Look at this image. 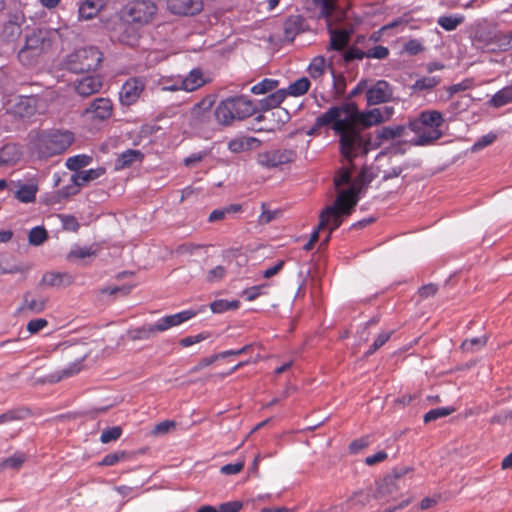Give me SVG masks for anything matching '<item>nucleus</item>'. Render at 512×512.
I'll return each mask as SVG.
<instances>
[{
  "label": "nucleus",
  "instance_id": "nucleus-1",
  "mask_svg": "<svg viewBox=\"0 0 512 512\" xmlns=\"http://www.w3.org/2000/svg\"><path fill=\"white\" fill-rule=\"evenodd\" d=\"M360 188L352 185L342 190L336 197L333 205L326 207L319 216L317 229L311 234L310 241L316 243L319 240V232L328 228V234L324 240L327 243L331 233L340 227L342 217L349 216L355 209L359 197Z\"/></svg>",
  "mask_w": 512,
  "mask_h": 512
},
{
  "label": "nucleus",
  "instance_id": "nucleus-2",
  "mask_svg": "<svg viewBox=\"0 0 512 512\" xmlns=\"http://www.w3.org/2000/svg\"><path fill=\"white\" fill-rule=\"evenodd\" d=\"M337 117L342 118L357 129H360V127L368 128L384 121L382 113L378 108L361 112L358 110L356 104L344 103L341 106H332L326 112L318 116L315 126L317 128L328 126L331 122L336 120Z\"/></svg>",
  "mask_w": 512,
  "mask_h": 512
},
{
  "label": "nucleus",
  "instance_id": "nucleus-3",
  "mask_svg": "<svg viewBox=\"0 0 512 512\" xmlns=\"http://www.w3.org/2000/svg\"><path fill=\"white\" fill-rule=\"evenodd\" d=\"M332 129L339 135V148L343 158L353 165L355 158L366 156L370 151V136L361 133L350 123L340 117L331 122Z\"/></svg>",
  "mask_w": 512,
  "mask_h": 512
},
{
  "label": "nucleus",
  "instance_id": "nucleus-4",
  "mask_svg": "<svg viewBox=\"0 0 512 512\" xmlns=\"http://www.w3.org/2000/svg\"><path fill=\"white\" fill-rule=\"evenodd\" d=\"M444 116L438 110H424L417 118L409 121L408 128L416 134L411 141L414 146H429L443 136L441 128Z\"/></svg>",
  "mask_w": 512,
  "mask_h": 512
},
{
  "label": "nucleus",
  "instance_id": "nucleus-5",
  "mask_svg": "<svg viewBox=\"0 0 512 512\" xmlns=\"http://www.w3.org/2000/svg\"><path fill=\"white\" fill-rule=\"evenodd\" d=\"M73 141L74 134L68 130H43L33 138L32 147L39 158H50L65 152Z\"/></svg>",
  "mask_w": 512,
  "mask_h": 512
},
{
  "label": "nucleus",
  "instance_id": "nucleus-6",
  "mask_svg": "<svg viewBox=\"0 0 512 512\" xmlns=\"http://www.w3.org/2000/svg\"><path fill=\"white\" fill-rule=\"evenodd\" d=\"M255 111V105L246 97H229L216 106L214 117L220 125L228 126L235 120H242L253 115Z\"/></svg>",
  "mask_w": 512,
  "mask_h": 512
},
{
  "label": "nucleus",
  "instance_id": "nucleus-7",
  "mask_svg": "<svg viewBox=\"0 0 512 512\" xmlns=\"http://www.w3.org/2000/svg\"><path fill=\"white\" fill-rule=\"evenodd\" d=\"M103 60L102 52L93 46L78 48L67 56L66 67L74 73L96 70Z\"/></svg>",
  "mask_w": 512,
  "mask_h": 512
},
{
  "label": "nucleus",
  "instance_id": "nucleus-8",
  "mask_svg": "<svg viewBox=\"0 0 512 512\" xmlns=\"http://www.w3.org/2000/svg\"><path fill=\"white\" fill-rule=\"evenodd\" d=\"M51 46V40L46 38L42 31H34L26 37L18 58L25 65H33L39 56L51 49Z\"/></svg>",
  "mask_w": 512,
  "mask_h": 512
},
{
  "label": "nucleus",
  "instance_id": "nucleus-9",
  "mask_svg": "<svg viewBox=\"0 0 512 512\" xmlns=\"http://www.w3.org/2000/svg\"><path fill=\"white\" fill-rule=\"evenodd\" d=\"M216 101L214 94H208L199 102L193 105L188 112L190 127L197 130L209 128L213 122L214 111L212 110Z\"/></svg>",
  "mask_w": 512,
  "mask_h": 512
},
{
  "label": "nucleus",
  "instance_id": "nucleus-10",
  "mask_svg": "<svg viewBox=\"0 0 512 512\" xmlns=\"http://www.w3.org/2000/svg\"><path fill=\"white\" fill-rule=\"evenodd\" d=\"M287 96L285 89H279L271 94H269L264 99L260 100V106L261 109L264 110L266 113L259 115L257 117V120H264V119H272L275 120V117H277L276 125L284 124L289 119V113L286 109L279 108L276 111H273V109L278 108L280 104L285 100Z\"/></svg>",
  "mask_w": 512,
  "mask_h": 512
},
{
  "label": "nucleus",
  "instance_id": "nucleus-11",
  "mask_svg": "<svg viewBox=\"0 0 512 512\" xmlns=\"http://www.w3.org/2000/svg\"><path fill=\"white\" fill-rule=\"evenodd\" d=\"M157 13V6L150 0H134L127 4L126 15L136 25L149 24Z\"/></svg>",
  "mask_w": 512,
  "mask_h": 512
},
{
  "label": "nucleus",
  "instance_id": "nucleus-12",
  "mask_svg": "<svg viewBox=\"0 0 512 512\" xmlns=\"http://www.w3.org/2000/svg\"><path fill=\"white\" fill-rule=\"evenodd\" d=\"M296 159V152L292 149H273L257 154V163L266 169L278 168L292 163Z\"/></svg>",
  "mask_w": 512,
  "mask_h": 512
},
{
  "label": "nucleus",
  "instance_id": "nucleus-13",
  "mask_svg": "<svg viewBox=\"0 0 512 512\" xmlns=\"http://www.w3.org/2000/svg\"><path fill=\"white\" fill-rule=\"evenodd\" d=\"M146 87L144 77H131L124 82L119 92V99L123 105L135 104Z\"/></svg>",
  "mask_w": 512,
  "mask_h": 512
},
{
  "label": "nucleus",
  "instance_id": "nucleus-14",
  "mask_svg": "<svg viewBox=\"0 0 512 512\" xmlns=\"http://www.w3.org/2000/svg\"><path fill=\"white\" fill-rule=\"evenodd\" d=\"M113 113V104L108 98H96L85 109L84 115L91 120L104 121Z\"/></svg>",
  "mask_w": 512,
  "mask_h": 512
},
{
  "label": "nucleus",
  "instance_id": "nucleus-15",
  "mask_svg": "<svg viewBox=\"0 0 512 512\" xmlns=\"http://www.w3.org/2000/svg\"><path fill=\"white\" fill-rule=\"evenodd\" d=\"M393 95L391 85L385 80H378L366 91L368 105H377L390 101Z\"/></svg>",
  "mask_w": 512,
  "mask_h": 512
},
{
  "label": "nucleus",
  "instance_id": "nucleus-16",
  "mask_svg": "<svg viewBox=\"0 0 512 512\" xmlns=\"http://www.w3.org/2000/svg\"><path fill=\"white\" fill-rule=\"evenodd\" d=\"M42 108V99L39 96H19L14 104L13 111L16 115L25 118L33 116Z\"/></svg>",
  "mask_w": 512,
  "mask_h": 512
},
{
  "label": "nucleus",
  "instance_id": "nucleus-17",
  "mask_svg": "<svg viewBox=\"0 0 512 512\" xmlns=\"http://www.w3.org/2000/svg\"><path fill=\"white\" fill-rule=\"evenodd\" d=\"M196 315L197 312L194 310H184L176 314L164 316L155 323V329L157 332H164L192 319Z\"/></svg>",
  "mask_w": 512,
  "mask_h": 512
},
{
  "label": "nucleus",
  "instance_id": "nucleus-18",
  "mask_svg": "<svg viewBox=\"0 0 512 512\" xmlns=\"http://www.w3.org/2000/svg\"><path fill=\"white\" fill-rule=\"evenodd\" d=\"M167 8L177 15H195L203 8L202 0H167Z\"/></svg>",
  "mask_w": 512,
  "mask_h": 512
},
{
  "label": "nucleus",
  "instance_id": "nucleus-19",
  "mask_svg": "<svg viewBox=\"0 0 512 512\" xmlns=\"http://www.w3.org/2000/svg\"><path fill=\"white\" fill-rule=\"evenodd\" d=\"M103 86V80L99 75L85 76L75 82V91L82 97H88L98 93Z\"/></svg>",
  "mask_w": 512,
  "mask_h": 512
},
{
  "label": "nucleus",
  "instance_id": "nucleus-20",
  "mask_svg": "<svg viewBox=\"0 0 512 512\" xmlns=\"http://www.w3.org/2000/svg\"><path fill=\"white\" fill-rule=\"evenodd\" d=\"M208 80L204 77V73L200 68L192 69L185 77H182V90L186 92H194L203 87Z\"/></svg>",
  "mask_w": 512,
  "mask_h": 512
},
{
  "label": "nucleus",
  "instance_id": "nucleus-21",
  "mask_svg": "<svg viewBox=\"0 0 512 512\" xmlns=\"http://www.w3.org/2000/svg\"><path fill=\"white\" fill-rule=\"evenodd\" d=\"M47 299L43 296L35 297L31 292L24 294L23 302L19 307L20 312L41 313L46 308Z\"/></svg>",
  "mask_w": 512,
  "mask_h": 512
},
{
  "label": "nucleus",
  "instance_id": "nucleus-22",
  "mask_svg": "<svg viewBox=\"0 0 512 512\" xmlns=\"http://www.w3.org/2000/svg\"><path fill=\"white\" fill-rule=\"evenodd\" d=\"M73 277L67 272H47L43 275L40 284L47 287H62L72 284Z\"/></svg>",
  "mask_w": 512,
  "mask_h": 512
},
{
  "label": "nucleus",
  "instance_id": "nucleus-23",
  "mask_svg": "<svg viewBox=\"0 0 512 512\" xmlns=\"http://www.w3.org/2000/svg\"><path fill=\"white\" fill-rule=\"evenodd\" d=\"M328 68L333 72L332 65L327 64L325 57L318 55L311 60L307 72L314 81L321 82Z\"/></svg>",
  "mask_w": 512,
  "mask_h": 512
},
{
  "label": "nucleus",
  "instance_id": "nucleus-24",
  "mask_svg": "<svg viewBox=\"0 0 512 512\" xmlns=\"http://www.w3.org/2000/svg\"><path fill=\"white\" fill-rule=\"evenodd\" d=\"M18 189L15 191L14 197L21 203H33L36 200L38 185L35 181L27 183H18Z\"/></svg>",
  "mask_w": 512,
  "mask_h": 512
},
{
  "label": "nucleus",
  "instance_id": "nucleus-25",
  "mask_svg": "<svg viewBox=\"0 0 512 512\" xmlns=\"http://www.w3.org/2000/svg\"><path fill=\"white\" fill-rule=\"evenodd\" d=\"M330 43L328 46V50L334 51H342L344 50L349 41H350V33L344 29H330Z\"/></svg>",
  "mask_w": 512,
  "mask_h": 512
},
{
  "label": "nucleus",
  "instance_id": "nucleus-26",
  "mask_svg": "<svg viewBox=\"0 0 512 512\" xmlns=\"http://www.w3.org/2000/svg\"><path fill=\"white\" fill-rule=\"evenodd\" d=\"M103 0H82L79 6V17L90 20L103 8Z\"/></svg>",
  "mask_w": 512,
  "mask_h": 512
},
{
  "label": "nucleus",
  "instance_id": "nucleus-27",
  "mask_svg": "<svg viewBox=\"0 0 512 512\" xmlns=\"http://www.w3.org/2000/svg\"><path fill=\"white\" fill-rule=\"evenodd\" d=\"M143 158L139 150L128 149L121 153L115 161V169L121 170L130 167L134 162Z\"/></svg>",
  "mask_w": 512,
  "mask_h": 512
},
{
  "label": "nucleus",
  "instance_id": "nucleus-28",
  "mask_svg": "<svg viewBox=\"0 0 512 512\" xmlns=\"http://www.w3.org/2000/svg\"><path fill=\"white\" fill-rule=\"evenodd\" d=\"M512 103V85H507L497 91L492 98L488 101V104L494 108H500L507 104Z\"/></svg>",
  "mask_w": 512,
  "mask_h": 512
},
{
  "label": "nucleus",
  "instance_id": "nucleus-29",
  "mask_svg": "<svg viewBox=\"0 0 512 512\" xmlns=\"http://www.w3.org/2000/svg\"><path fill=\"white\" fill-rule=\"evenodd\" d=\"M100 248L97 244H92L90 246H75L73 247L67 255L68 260L72 259H84L87 257L96 256L99 252Z\"/></svg>",
  "mask_w": 512,
  "mask_h": 512
},
{
  "label": "nucleus",
  "instance_id": "nucleus-30",
  "mask_svg": "<svg viewBox=\"0 0 512 512\" xmlns=\"http://www.w3.org/2000/svg\"><path fill=\"white\" fill-rule=\"evenodd\" d=\"M489 43L501 51L512 50L511 32L505 33L502 31H495L491 36Z\"/></svg>",
  "mask_w": 512,
  "mask_h": 512
},
{
  "label": "nucleus",
  "instance_id": "nucleus-31",
  "mask_svg": "<svg viewBox=\"0 0 512 512\" xmlns=\"http://www.w3.org/2000/svg\"><path fill=\"white\" fill-rule=\"evenodd\" d=\"M405 132V126L396 125V126H385L377 130V138L379 139V144L382 141L393 140L398 137H401Z\"/></svg>",
  "mask_w": 512,
  "mask_h": 512
},
{
  "label": "nucleus",
  "instance_id": "nucleus-32",
  "mask_svg": "<svg viewBox=\"0 0 512 512\" xmlns=\"http://www.w3.org/2000/svg\"><path fill=\"white\" fill-rule=\"evenodd\" d=\"M106 172L105 168L98 167L95 169H88L84 171H78L74 175L75 181H77L81 186L85 185L86 183L90 181H94L104 175Z\"/></svg>",
  "mask_w": 512,
  "mask_h": 512
},
{
  "label": "nucleus",
  "instance_id": "nucleus-33",
  "mask_svg": "<svg viewBox=\"0 0 512 512\" xmlns=\"http://www.w3.org/2000/svg\"><path fill=\"white\" fill-rule=\"evenodd\" d=\"M465 20V17L461 14L455 15H443L437 19V24L445 31H453Z\"/></svg>",
  "mask_w": 512,
  "mask_h": 512
},
{
  "label": "nucleus",
  "instance_id": "nucleus-34",
  "mask_svg": "<svg viewBox=\"0 0 512 512\" xmlns=\"http://www.w3.org/2000/svg\"><path fill=\"white\" fill-rule=\"evenodd\" d=\"M310 85V80L307 77H301L289 85L286 93L294 97H299L308 92Z\"/></svg>",
  "mask_w": 512,
  "mask_h": 512
},
{
  "label": "nucleus",
  "instance_id": "nucleus-35",
  "mask_svg": "<svg viewBox=\"0 0 512 512\" xmlns=\"http://www.w3.org/2000/svg\"><path fill=\"white\" fill-rule=\"evenodd\" d=\"M139 38H140L139 32L131 26H126L124 28V30L118 36L119 42H121L129 47L137 46Z\"/></svg>",
  "mask_w": 512,
  "mask_h": 512
},
{
  "label": "nucleus",
  "instance_id": "nucleus-36",
  "mask_svg": "<svg viewBox=\"0 0 512 512\" xmlns=\"http://www.w3.org/2000/svg\"><path fill=\"white\" fill-rule=\"evenodd\" d=\"M92 162V157L85 155V154H79L72 157H69L66 161V166L69 170L77 171L80 170L83 167L88 166Z\"/></svg>",
  "mask_w": 512,
  "mask_h": 512
},
{
  "label": "nucleus",
  "instance_id": "nucleus-37",
  "mask_svg": "<svg viewBox=\"0 0 512 512\" xmlns=\"http://www.w3.org/2000/svg\"><path fill=\"white\" fill-rule=\"evenodd\" d=\"M156 332L155 324H148L131 330L129 336L132 340H147Z\"/></svg>",
  "mask_w": 512,
  "mask_h": 512
},
{
  "label": "nucleus",
  "instance_id": "nucleus-38",
  "mask_svg": "<svg viewBox=\"0 0 512 512\" xmlns=\"http://www.w3.org/2000/svg\"><path fill=\"white\" fill-rule=\"evenodd\" d=\"M27 414L28 410L22 408L7 410L6 412L0 414V425L22 420L26 417Z\"/></svg>",
  "mask_w": 512,
  "mask_h": 512
},
{
  "label": "nucleus",
  "instance_id": "nucleus-39",
  "mask_svg": "<svg viewBox=\"0 0 512 512\" xmlns=\"http://www.w3.org/2000/svg\"><path fill=\"white\" fill-rule=\"evenodd\" d=\"M278 84V80L265 78L262 81L255 84L254 86H252L251 92L256 95L265 94L276 89Z\"/></svg>",
  "mask_w": 512,
  "mask_h": 512
},
{
  "label": "nucleus",
  "instance_id": "nucleus-40",
  "mask_svg": "<svg viewBox=\"0 0 512 512\" xmlns=\"http://www.w3.org/2000/svg\"><path fill=\"white\" fill-rule=\"evenodd\" d=\"M440 83V78L436 76H425L415 81L413 89L416 91L432 90Z\"/></svg>",
  "mask_w": 512,
  "mask_h": 512
},
{
  "label": "nucleus",
  "instance_id": "nucleus-41",
  "mask_svg": "<svg viewBox=\"0 0 512 512\" xmlns=\"http://www.w3.org/2000/svg\"><path fill=\"white\" fill-rule=\"evenodd\" d=\"M20 157L16 147L14 145H6L0 151V165H7L11 162H15Z\"/></svg>",
  "mask_w": 512,
  "mask_h": 512
},
{
  "label": "nucleus",
  "instance_id": "nucleus-42",
  "mask_svg": "<svg viewBox=\"0 0 512 512\" xmlns=\"http://www.w3.org/2000/svg\"><path fill=\"white\" fill-rule=\"evenodd\" d=\"M256 141L254 138H237L229 142L228 148L231 152L240 153L251 147V142Z\"/></svg>",
  "mask_w": 512,
  "mask_h": 512
},
{
  "label": "nucleus",
  "instance_id": "nucleus-43",
  "mask_svg": "<svg viewBox=\"0 0 512 512\" xmlns=\"http://www.w3.org/2000/svg\"><path fill=\"white\" fill-rule=\"evenodd\" d=\"M26 456L23 453H15L14 455L0 461L1 470L5 468L18 469L25 462Z\"/></svg>",
  "mask_w": 512,
  "mask_h": 512
},
{
  "label": "nucleus",
  "instance_id": "nucleus-44",
  "mask_svg": "<svg viewBox=\"0 0 512 512\" xmlns=\"http://www.w3.org/2000/svg\"><path fill=\"white\" fill-rule=\"evenodd\" d=\"M47 239V231L44 227L36 226L32 228L28 235L29 243L32 245H41Z\"/></svg>",
  "mask_w": 512,
  "mask_h": 512
},
{
  "label": "nucleus",
  "instance_id": "nucleus-45",
  "mask_svg": "<svg viewBox=\"0 0 512 512\" xmlns=\"http://www.w3.org/2000/svg\"><path fill=\"white\" fill-rule=\"evenodd\" d=\"M238 308V302L232 301L229 302L227 300H215L210 304V309L213 313H223L227 310H233Z\"/></svg>",
  "mask_w": 512,
  "mask_h": 512
},
{
  "label": "nucleus",
  "instance_id": "nucleus-46",
  "mask_svg": "<svg viewBox=\"0 0 512 512\" xmlns=\"http://www.w3.org/2000/svg\"><path fill=\"white\" fill-rule=\"evenodd\" d=\"M453 412H454L453 408H448V407L435 408V409L428 411L424 415L423 419H424L425 423H428V422L437 420L439 418L446 417Z\"/></svg>",
  "mask_w": 512,
  "mask_h": 512
},
{
  "label": "nucleus",
  "instance_id": "nucleus-47",
  "mask_svg": "<svg viewBox=\"0 0 512 512\" xmlns=\"http://www.w3.org/2000/svg\"><path fill=\"white\" fill-rule=\"evenodd\" d=\"M182 76H177L173 78H162L160 80L161 89L163 91H179L182 90Z\"/></svg>",
  "mask_w": 512,
  "mask_h": 512
},
{
  "label": "nucleus",
  "instance_id": "nucleus-48",
  "mask_svg": "<svg viewBox=\"0 0 512 512\" xmlns=\"http://www.w3.org/2000/svg\"><path fill=\"white\" fill-rule=\"evenodd\" d=\"M127 457H128L127 452H125V451H116V452L109 453V454L105 455L104 458L99 463V465H101V466H113V465L119 463L120 461H123V460L127 459Z\"/></svg>",
  "mask_w": 512,
  "mask_h": 512
},
{
  "label": "nucleus",
  "instance_id": "nucleus-49",
  "mask_svg": "<svg viewBox=\"0 0 512 512\" xmlns=\"http://www.w3.org/2000/svg\"><path fill=\"white\" fill-rule=\"evenodd\" d=\"M122 429L119 426L105 429L100 436V441L104 444L115 441L121 437Z\"/></svg>",
  "mask_w": 512,
  "mask_h": 512
},
{
  "label": "nucleus",
  "instance_id": "nucleus-50",
  "mask_svg": "<svg viewBox=\"0 0 512 512\" xmlns=\"http://www.w3.org/2000/svg\"><path fill=\"white\" fill-rule=\"evenodd\" d=\"M210 337V333L209 332H201L197 335H190V336H187V337H184L182 338L180 341H179V344L186 348V347H190L194 344H197V343H200L206 339H208Z\"/></svg>",
  "mask_w": 512,
  "mask_h": 512
},
{
  "label": "nucleus",
  "instance_id": "nucleus-51",
  "mask_svg": "<svg viewBox=\"0 0 512 512\" xmlns=\"http://www.w3.org/2000/svg\"><path fill=\"white\" fill-rule=\"evenodd\" d=\"M391 337V332H382L380 333L377 338L374 340L373 344L369 348V350L366 352V355H372L375 353L378 349H380Z\"/></svg>",
  "mask_w": 512,
  "mask_h": 512
},
{
  "label": "nucleus",
  "instance_id": "nucleus-52",
  "mask_svg": "<svg viewBox=\"0 0 512 512\" xmlns=\"http://www.w3.org/2000/svg\"><path fill=\"white\" fill-rule=\"evenodd\" d=\"M59 191L62 194V197H64L66 200L79 193L80 191V185L77 181H75L74 175L71 176V183L63 187L62 189H59Z\"/></svg>",
  "mask_w": 512,
  "mask_h": 512
},
{
  "label": "nucleus",
  "instance_id": "nucleus-53",
  "mask_svg": "<svg viewBox=\"0 0 512 512\" xmlns=\"http://www.w3.org/2000/svg\"><path fill=\"white\" fill-rule=\"evenodd\" d=\"M225 274V267L222 265H218L207 272L206 280L210 283H214L223 279Z\"/></svg>",
  "mask_w": 512,
  "mask_h": 512
},
{
  "label": "nucleus",
  "instance_id": "nucleus-54",
  "mask_svg": "<svg viewBox=\"0 0 512 512\" xmlns=\"http://www.w3.org/2000/svg\"><path fill=\"white\" fill-rule=\"evenodd\" d=\"M48 326V321L44 318L32 319L27 323V330L30 334H36Z\"/></svg>",
  "mask_w": 512,
  "mask_h": 512
},
{
  "label": "nucleus",
  "instance_id": "nucleus-55",
  "mask_svg": "<svg viewBox=\"0 0 512 512\" xmlns=\"http://www.w3.org/2000/svg\"><path fill=\"white\" fill-rule=\"evenodd\" d=\"M388 55L389 49L382 45L374 46L370 48L366 53V57L374 59H385Z\"/></svg>",
  "mask_w": 512,
  "mask_h": 512
},
{
  "label": "nucleus",
  "instance_id": "nucleus-56",
  "mask_svg": "<svg viewBox=\"0 0 512 512\" xmlns=\"http://www.w3.org/2000/svg\"><path fill=\"white\" fill-rule=\"evenodd\" d=\"M266 285H256L249 287L243 291V296L245 300L247 301H254L257 299L260 295H262L264 292Z\"/></svg>",
  "mask_w": 512,
  "mask_h": 512
},
{
  "label": "nucleus",
  "instance_id": "nucleus-57",
  "mask_svg": "<svg viewBox=\"0 0 512 512\" xmlns=\"http://www.w3.org/2000/svg\"><path fill=\"white\" fill-rule=\"evenodd\" d=\"M496 134L488 133L483 135L477 142L472 146V151H479L489 145H491L496 140Z\"/></svg>",
  "mask_w": 512,
  "mask_h": 512
},
{
  "label": "nucleus",
  "instance_id": "nucleus-58",
  "mask_svg": "<svg viewBox=\"0 0 512 512\" xmlns=\"http://www.w3.org/2000/svg\"><path fill=\"white\" fill-rule=\"evenodd\" d=\"M204 245L191 242L182 243L177 246L175 252L178 255L193 254L196 250L202 249Z\"/></svg>",
  "mask_w": 512,
  "mask_h": 512
},
{
  "label": "nucleus",
  "instance_id": "nucleus-59",
  "mask_svg": "<svg viewBox=\"0 0 512 512\" xmlns=\"http://www.w3.org/2000/svg\"><path fill=\"white\" fill-rule=\"evenodd\" d=\"M261 208L262 213L258 216V223L260 225H266L276 218L277 213L267 209L265 203H262Z\"/></svg>",
  "mask_w": 512,
  "mask_h": 512
},
{
  "label": "nucleus",
  "instance_id": "nucleus-60",
  "mask_svg": "<svg viewBox=\"0 0 512 512\" xmlns=\"http://www.w3.org/2000/svg\"><path fill=\"white\" fill-rule=\"evenodd\" d=\"M244 468V461L229 463L221 467L220 471L225 475H235L240 473Z\"/></svg>",
  "mask_w": 512,
  "mask_h": 512
},
{
  "label": "nucleus",
  "instance_id": "nucleus-61",
  "mask_svg": "<svg viewBox=\"0 0 512 512\" xmlns=\"http://www.w3.org/2000/svg\"><path fill=\"white\" fill-rule=\"evenodd\" d=\"M366 56V53H364L362 50L351 47L349 48L343 55V59L346 63H349L353 60H361Z\"/></svg>",
  "mask_w": 512,
  "mask_h": 512
},
{
  "label": "nucleus",
  "instance_id": "nucleus-62",
  "mask_svg": "<svg viewBox=\"0 0 512 512\" xmlns=\"http://www.w3.org/2000/svg\"><path fill=\"white\" fill-rule=\"evenodd\" d=\"M243 507V503L241 501H229L219 505L220 512H239Z\"/></svg>",
  "mask_w": 512,
  "mask_h": 512
},
{
  "label": "nucleus",
  "instance_id": "nucleus-63",
  "mask_svg": "<svg viewBox=\"0 0 512 512\" xmlns=\"http://www.w3.org/2000/svg\"><path fill=\"white\" fill-rule=\"evenodd\" d=\"M438 291L437 285L433 283H429L427 285H423L419 288L418 294L422 299H427L429 297L434 296Z\"/></svg>",
  "mask_w": 512,
  "mask_h": 512
},
{
  "label": "nucleus",
  "instance_id": "nucleus-64",
  "mask_svg": "<svg viewBox=\"0 0 512 512\" xmlns=\"http://www.w3.org/2000/svg\"><path fill=\"white\" fill-rule=\"evenodd\" d=\"M473 87V80L465 79L460 83L452 85L448 91L450 94H455L461 91L469 90Z\"/></svg>",
  "mask_w": 512,
  "mask_h": 512
}]
</instances>
